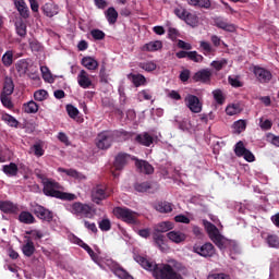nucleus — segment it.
I'll list each match as a JSON object with an SVG mask.
<instances>
[{
  "instance_id": "f257e3e1",
  "label": "nucleus",
  "mask_w": 279,
  "mask_h": 279,
  "mask_svg": "<svg viewBox=\"0 0 279 279\" xmlns=\"http://www.w3.org/2000/svg\"><path fill=\"white\" fill-rule=\"evenodd\" d=\"M36 175L41 180V184L44 186L43 193L47 197H56V199H62L63 202H73L74 199H77L75 194L60 191V189H62L60 183L47 178L43 172H37Z\"/></svg>"
},
{
  "instance_id": "f03ea898",
  "label": "nucleus",
  "mask_w": 279,
  "mask_h": 279,
  "mask_svg": "<svg viewBox=\"0 0 279 279\" xmlns=\"http://www.w3.org/2000/svg\"><path fill=\"white\" fill-rule=\"evenodd\" d=\"M113 214L116 215L117 219H121V221H124V223H130L132 226L138 223V213L128 207H116L113 209Z\"/></svg>"
},
{
  "instance_id": "7ed1b4c3",
  "label": "nucleus",
  "mask_w": 279,
  "mask_h": 279,
  "mask_svg": "<svg viewBox=\"0 0 279 279\" xmlns=\"http://www.w3.org/2000/svg\"><path fill=\"white\" fill-rule=\"evenodd\" d=\"M206 230L209 234V239L219 247V250H226L228 246V239L221 235L217 226L213 225V222H207Z\"/></svg>"
},
{
  "instance_id": "20e7f679",
  "label": "nucleus",
  "mask_w": 279,
  "mask_h": 279,
  "mask_svg": "<svg viewBox=\"0 0 279 279\" xmlns=\"http://www.w3.org/2000/svg\"><path fill=\"white\" fill-rule=\"evenodd\" d=\"M68 210L72 213V215H76V217H85L86 219H93L95 217V211L93 207L88 204L75 202L73 203Z\"/></svg>"
},
{
  "instance_id": "39448f33",
  "label": "nucleus",
  "mask_w": 279,
  "mask_h": 279,
  "mask_svg": "<svg viewBox=\"0 0 279 279\" xmlns=\"http://www.w3.org/2000/svg\"><path fill=\"white\" fill-rule=\"evenodd\" d=\"M114 141H117L114 131H104L97 135L96 146L98 149H110Z\"/></svg>"
},
{
  "instance_id": "423d86ee",
  "label": "nucleus",
  "mask_w": 279,
  "mask_h": 279,
  "mask_svg": "<svg viewBox=\"0 0 279 279\" xmlns=\"http://www.w3.org/2000/svg\"><path fill=\"white\" fill-rule=\"evenodd\" d=\"M111 192L110 189H108V186L106 185H96L93 190H92V202H94V204H101V202H104V199H108V197H110Z\"/></svg>"
},
{
  "instance_id": "0eeeda50",
  "label": "nucleus",
  "mask_w": 279,
  "mask_h": 279,
  "mask_svg": "<svg viewBox=\"0 0 279 279\" xmlns=\"http://www.w3.org/2000/svg\"><path fill=\"white\" fill-rule=\"evenodd\" d=\"M31 210L37 217V219H41V221H47L48 223L53 221V211L45 208L39 204L32 205Z\"/></svg>"
},
{
  "instance_id": "6e6552de",
  "label": "nucleus",
  "mask_w": 279,
  "mask_h": 279,
  "mask_svg": "<svg viewBox=\"0 0 279 279\" xmlns=\"http://www.w3.org/2000/svg\"><path fill=\"white\" fill-rule=\"evenodd\" d=\"M184 102L186 108H189V110H191L194 114H199V112H202V109L204 108V104L202 102V100H199V97L193 94H189L184 98Z\"/></svg>"
},
{
  "instance_id": "1a4fd4ad",
  "label": "nucleus",
  "mask_w": 279,
  "mask_h": 279,
  "mask_svg": "<svg viewBox=\"0 0 279 279\" xmlns=\"http://www.w3.org/2000/svg\"><path fill=\"white\" fill-rule=\"evenodd\" d=\"M193 252L194 254H198V256H203V258H213V256L216 254L215 245H213L210 242L203 245H194Z\"/></svg>"
},
{
  "instance_id": "9d476101",
  "label": "nucleus",
  "mask_w": 279,
  "mask_h": 279,
  "mask_svg": "<svg viewBox=\"0 0 279 279\" xmlns=\"http://www.w3.org/2000/svg\"><path fill=\"white\" fill-rule=\"evenodd\" d=\"M106 265L109 267V269L120 279H134L128 270L123 269L121 265H119L117 262L112 259H107Z\"/></svg>"
},
{
  "instance_id": "9b49d317",
  "label": "nucleus",
  "mask_w": 279,
  "mask_h": 279,
  "mask_svg": "<svg viewBox=\"0 0 279 279\" xmlns=\"http://www.w3.org/2000/svg\"><path fill=\"white\" fill-rule=\"evenodd\" d=\"M254 75L260 84H269L271 82V72L265 68L255 66L254 68Z\"/></svg>"
},
{
  "instance_id": "f8f14e48",
  "label": "nucleus",
  "mask_w": 279,
  "mask_h": 279,
  "mask_svg": "<svg viewBox=\"0 0 279 279\" xmlns=\"http://www.w3.org/2000/svg\"><path fill=\"white\" fill-rule=\"evenodd\" d=\"M134 260L143 267V269H146V271H153V274H156V269L158 268V265L150 259H147L146 257L142 255H134Z\"/></svg>"
},
{
  "instance_id": "ddd939ff",
  "label": "nucleus",
  "mask_w": 279,
  "mask_h": 279,
  "mask_svg": "<svg viewBox=\"0 0 279 279\" xmlns=\"http://www.w3.org/2000/svg\"><path fill=\"white\" fill-rule=\"evenodd\" d=\"M215 25L218 29H223V32L234 33L236 32V25L228 22L227 19L223 17H215L214 19Z\"/></svg>"
},
{
  "instance_id": "4468645a",
  "label": "nucleus",
  "mask_w": 279,
  "mask_h": 279,
  "mask_svg": "<svg viewBox=\"0 0 279 279\" xmlns=\"http://www.w3.org/2000/svg\"><path fill=\"white\" fill-rule=\"evenodd\" d=\"M210 77H213V72L208 69L199 70L193 75L194 82H202L203 84H208Z\"/></svg>"
},
{
  "instance_id": "2eb2a0df",
  "label": "nucleus",
  "mask_w": 279,
  "mask_h": 279,
  "mask_svg": "<svg viewBox=\"0 0 279 279\" xmlns=\"http://www.w3.org/2000/svg\"><path fill=\"white\" fill-rule=\"evenodd\" d=\"M14 5L22 19H29V7L25 0H14Z\"/></svg>"
},
{
  "instance_id": "dca6fc26",
  "label": "nucleus",
  "mask_w": 279,
  "mask_h": 279,
  "mask_svg": "<svg viewBox=\"0 0 279 279\" xmlns=\"http://www.w3.org/2000/svg\"><path fill=\"white\" fill-rule=\"evenodd\" d=\"M129 158H130L129 154L119 153L116 156V160H114V163H113V167H114L116 171H122V169L125 167V165H128Z\"/></svg>"
},
{
  "instance_id": "f3484780",
  "label": "nucleus",
  "mask_w": 279,
  "mask_h": 279,
  "mask_svg": "<svg viewBox=\"0 0 279 279\" xmlns=\"http://www.w3.org/2000/svg\"><path fill=\"white\" fill-rule=\"evenodd\" d=\"M135 143L143 145L144 147H151L154 145V137L149 133L145 132L135 136Z\"/></svg>"
},
{
  "instance_id": "a211bd4d",
  "label": "nucleus",
  "mask_w": 279,
  "mask_h": 279,
  "mask_svg": "<svg viewBox=\"0 0 279 279\" xmlns=\"http://www.w3.org/2000/svg\"><path fill=\"white\" fill-rule=\"evenodd\" d=\"M77 84L81 88H90L93 86V81L88 77V73L85 70H81L77 75Z\"/></svg>"
},
{
  "instance_id": "6ab92c4d",
  "label": "nucleus",
  "mask_w": 279,
  "mask_h": 279,
  "mask_svg": "<svg viewBox=\"0 0 279 279\" xmlns=\"http://www.w3.org/2000/svg\"><path fill=\"white\" fill-rule=\"evenodd\" d=\"M135 166L140 173H145L146 175H151V173H154V166H151L148 161L136 160Z\"/></svg>"
},
{
  "instance_id": "aec40b11",
  "label": "nucleus",
  "mask_w": 279,
  "mask_h": 279,
  "mask_svg": "<svg viewBox=\"0 0 279 279\" xmlns=\"http://www.w3.org/2000/svg\"><path fill=\"white\" fill-rule=\"evenodd\" d=\"M0 210L7 215H14L17 213L19 207L10 201H0Z\"/></svg>"
},
{
  "instance_id": "412c9836",
  "label": "nucleus",
  "mask_w": 279,
  "mask_h": 279,
  "mask_svg": "<svg viewBox=\"0 0 279 279\" xmlns=\"http://www.w3.org/2000/svg\"><path fill=\"white\" fill-rule=\"evenodd\" d=\"M153 241H154L156 247H158V250H160V252H167L169 250V245H167V243L165 242V235H162L160 233H154Z\"/></svg>"
},
{
  "instance_id": "4be33fe9",
  "label": "nucleus",
  "mask_w": 279,
  "mask_h": 279,
  "mask_svg": "<svg viewBox=\"0 0 279 279\" xmlns=\"http://www.w3.org/2000/svg\"><path fill=\"white\" fill-rule=\"evenodd\" d=\"M41 10H43L44 14L46 16H48L49 19L56 16V14H58V12H59L58 5H56V4L51 3V2L45 3L43 5Z\"/></svg>"
},
{
  "instance_id": "5701e85b",
  "label": "nucleus",
  "mask_w": 279,
  "mask_h": 279,
  "mask_svg": "<svg viewBox=\"0 0 279 279\" xmlns=\"http://www.w3.org/2000/svg\"><path fill=\"white\" fill-rule=\"evenodd\" d=\"M167 238L172 241V243H183V241H186V234L180 232V231H170L167 233Z\"/></svg>"
},
{
  "instance_id": "b1692460",
  "label": "nucleus",
  "mask_w": 279,
  "mask_h": 279,
  "mask_svg": "<svg viewBox=\"0 0 279 279\" xmlns=\"http://www.w3.org/2000/svg\"><path fill=\"white\" fill-rule=\"evenodd\" d=\"M82 64L85 66V69H88V71H97L99 68V62L95 60L93 57H84L82 59Z\"/></svg>"
},
{
  "instance_id": "393cba45",
  "label": "nucleus",
  "mask_w": 279,
  "mask_h": 279,
  "mask_svg": "<svg viewBox=\"0 0 279 279\" xmlns=\"http://www.w3.org/2000/svg\"><path fill=\"white\" fill-rule=\"evenodd\" d=\"M2 171L9 178H14L19 175V166H16L14 162H11L10 165L2 166Z\"/></svg>"
},
{
  "instance_id": "a878e982",
  "label": "nucleus",
  "mask_w": 279,
  "mask_h": 279,
  "mask_svg": "<svg viewBox=\"0 0 279 279\" xmlns=\"http://www.w3.org/2000/svg\"><path fill=\"white\" fill-rule=\"evenodd\" d=\"M22 252L24 256H27V258L34 256V252H36V246L34 245V242L32 239H27L26 243L22 246Z\"/></svg>"
},
{
  "instance_id": "bb28decb",
  "label": "nucleus",
  "mask_w": 279,
  "mask_h": 279,
  "mask_svg": "<svg viewBox=\"0 0 279 279\" xmlns=\"http://www.w3.org/2000/svg\"><path fill=\"white\" fill-rule=\"evenodd\" d=\"M183 21L184 23H186V25L193 28L199 25V16H197V14L192 12H187V14L185 15V20Z\"/></svg>"
},
{
  "instance_id": "cd10ccee",
  "label": "nucleus",
  "mask_w": 279,
  "mask_h": 279,
  "mask_svg": "<svg viewBox=\"0 0 279 279\" xmlns=\"http://www.w3.org/2000/svg\"><path fill=\"white\" fill-rule=\"evenodd\" d=\"M28 69L29 62L26 59H21L15 63V71H17L20 76L25 75Z\"/></svg>"
},
{
  "instance_id": "c85d7f7f",
  "label": "nucleus",
  "mask_w": 279,
  "mask_h": 279,
  "mask_svg": "<svg viewBox=\"0 0 279 279\" xmlns=\"http://www.w3.org/2000/svg\"><path fill=\"white\" fill-rule=\"evenodd\" d=\"M262 236H263V239H265L268 246L275 247V248L279 247V238H278V235L268 233L265 236V233H263Z\"/></svg>"
},
{
  "instance_id": "c756f323",
  "label": "nucleus",
  "mask_w": 279,
  "mask_h": 279,
  "mask_svg": "<svg viewBox=\"0 0 279 279\" xmlns=\"http://www.w3.org/2000/svg\"><path fill=\"white\" fill-rule=\"evenodd\" d=\"M129 80H131L136 88H138V86H145L147 82V78H145L143 74H130Z\"/></svg>"
},
{
  "instance_id": "7c9ffc66",
  "label": "nucleus",
  "mask_w": 279,
  "mask_h": 279,
  "mask_svg": "<svg viewBox=\"0 0 279 279\" xmlns=\"http://www.w3.org/2000/svg\"><path fill=\"white\" fill-rule=\"evenodd\" d=\"M106 19L110 25H114V23H117V19H119V12H117V9L110 7L106 11Z\"/></svg>"
},
{
  "instance_id": "2f4dec72",
  "label": "nucleus",
  "mask_w": 279,
  "mask_h": 279,
  "mask_svg": "<svg viewBox=\"0 0 279 279\" xmlns=\"http://www.w3.org/2000/svg\"><path fill=\"white\" fill-rule=\"evenodd\" d=\"M19 220L21 221V223H26V225H32L35 223L36 218H34V215H32V213L29 211H22L19 216Z\"/></svg>"
},
{
  "instance_id": "473e14b6",
  "label": "nucleus",
  "mask_w": 279,
  "mask_h": 279,
  "mask_svg": "<svg viewBox=\"0 0 279 279\" xmlns=\"http://www.w3.org/2000/svg\"><path fill=\"white\" fill-rule=\"evenodd\" d=\"M156 210H158V213H172L173 210V204L167 202V201H163V202H159L157 205H156Z\"/></svg>"
},
{
  "instance_id": "72a5a7b5",
  "label": "nucleus",
  "mask_w": 279,
  "mask_h": 279,
  "mask_svg": "<svg viewBox=\"0 0 279 279\" xmlns=\"http://www.w3.org/2000/svg\"><path fill=\"white\" fill-rule=\"evenodd\" d=\"M169 230H173V222L171 221L159 222L155 228V232L160 233L169 232Z\"/></svg>"
},
{
  "instance_id": "f704fd0d",
  "label": "nucleus",
  "mask_w": 279,
  "mask_h": 279,
  "mask_svg": "<svg viewBox=\"0 0 279 279\" xmlns=\"http://www.w3.org/2000/svg\"><path fill=\"white\" fill-rule=\"evenodd\" d=\"M12 93H14V82L12 81V78L7 77L4 80V84H3V89L1 95H12Z\"/></svg>"
},
{
  "instance_id": "c9c22d12",
  "label": "nucleus",
  "mask_w": 279,
  "mask_h": 279,
  "mask_svg": "<svg viewBox=\"0 0 279 279\" xmlns=\"http://www.w3.org/2000/svg\"><path fill=\"white\" fill-rule=\"evenodd\" d=\"M113 133L116 135V141H118V138H122V141H130V138H133L136 134L134 132H128L124 130L113 131Z\"/></svg>"
},
{
  "instance_id": "e433bc0d",
  "label": "nucleus",
  "mask_w": 279,
  "mask_h": 279,
  "mask_svg": "<svg viewBox=\"0 0 279 279\" xmlns=\"http://www.w3.org/2000/svg\"><path fill=\"white\" fill-rule=\"evenodd\" d=\"M162 48V41L156 40V41H150L146 45H144L143 50L144 51H160Z\"/></svg>"
},
{
  "instance_id": "4c0bfd02",
  "label": "nucleus",
  "mask_w": 279,
  "mask_h": 279,
  "mask_svg": "<svg viewBox=\"0 0 279 279\" xmlns=\"http://www.w3.org/2000/svg\"><path fill=\"white\" fill-rule=\"evenodd\" d=\"M245 128H247L245 120H238L232 125L234 134H241V132H245Z\"/></svg>"
},
{
  "instance_id": "58836bf2",
  "label": "nucleus",
  "mask_w": 279,
  "mask_h": 279,
  "mask_svg": "<svg viewBox=\"0 0 279 279\" xmlns=\"http://www.w3.org/2000/svg\"><path fill=\"white\" fill-rule=\"evenodd\" d=\"M24 112L27 114H36V112H38V104H36L34 100L24 104Z\"/></svg>"
},
{
  "instance_id": "ea45409f",
  "label": "nucleus",
  "mask_w": 279,
  "mask_h": 279,
  "mask_svg": "<svg viewBox=\"0 0 279 279\" xmlns=\"http://www.w3.org/2000/svg\"><path fill=\"white\" fill-rule=\"evenodd\" d=\"M16 34L21 36V38H25L27 36V24L24 22L15 23Z\"/></svg>"
},
{
  "instance_id": "a19ab883",
  "label": "nucleus",
  "mask_w": 279,
  "mask_h": 279,
  "mask_svg": "<svg viewBox=\"0 0 279 279\" xmlns=\"http://www.w3.org/2000/svg\"><path fill=\"white\" fill-rule=\"evenodd\" d=\"M2 121H4V123H7L10 128H19V120H16V118L13 116L5 113L2 116Z\"/></svg>"
},
{
  "instance_id": "79ce46f5",
  "label": "nucleus",
  "mask_w": 279,
  "mask_h": 279,
  "mask_svg": "<svg viewBox=\"0 0 279 279\" xmlns=\"http://www.w3.org/2000/svg\"><path fill=\"white\" fill-rule=\"evenodd\" d=\"M13 62H14V53L12 51H7L2 56V64H4V66H12Z\"/></svg>"
},
{
  "instance_id": "37998d69",
  "label": "nucleus",
  "mask_w": 279,
  "mask_h": 279,
  "mask_svg": "<svg viewBox=\"0 0 279 279\" xmlns=\"http://www.w3.org/2000/svg\"><path fill=\"white\" fill-rule=\"evenodd\" d=\"M138 66L140 69H143V71H147V73H151V71H156L157 69V65L154 61L141 62Z\"/></svg>"
},
{
  "instance_id": "c03bdc74",
  "label": "nucleus",
  "mask_w": 279,
  "mask_h": 279,
  "mask_svg": "<svg viewBox=\"0 0 279 279\" xmlns=\"http://www.w3.org/2000/svg\"><path fill=\"white\" fill-rule=\"evenodd\" d=\"M199 47L203 49L204 56H210V53H215V49L208 41H201Z\"/></svg>"
},
{
  "instance_id": "a18cd8bd",
  "label": "nucleus",
  "mask_w": 279,
  "mask_h": 279,
  "mask_svg": "<svg viewBox=\"0 0 279 279\" xmlns=\"http://www.w3.org/2000/svg\"><path fill=\"white\" fill-rule=\"evenodd\" d=\"M246 150L247 148H245V144H243V142L240 141L235 144L234 154L238 156V158H243V155Z\"/></svg>"
},
{
  "instance_id": "49530a36",
  "label": "nucleus",
  "mask_w": 279,
  "mask_h": 279,
  "mask_svg": "<svg viewBox=\"0 0 279 279\" xmlns=\"http://www.w3.org/2000/svg\"><path fill=\"white\" fill-rule=\"evenodd\" d=\"M98 228L102 231V232H109V230L112 229V223L110 222V219L105 218L101 221L98 222Z\"/></svg>"
},
{
  "instance_id": "de8ad7c7",
  "label": "nucleus",
  "mask_w": 279,
  "mask_h": 279,
  "mask_svg": "<svg viewBox=\"0 0 279 279\" xmlns=\"http://www.w3.org/2000/svg\"><path fill=\"white\" fill-rule=\"evenodd\" d=\"M0 99H1V104H2V106H4V108H9V110H12V108H14V105L12 104V100L10 99V95L0 94Z\"/></svg>"
},
{
  "instance_id": "09e8293b",
  "label": "nucleus",
  "mask_w": 279,
  "mask_h": 279,
  "mask_svg": "<svg viewBox=\"0 0 279 279\" xmlns=\"http://www.w3.org/2000/svg\"><path fill=\"white\" fill-rule=\"evenodd\" d=\"M134 189L137 193H147L151 189V184L149 182L135 183Z\"/></svg>"
},
{
  "instance_id": "8fccbe9b",
  "label": "nucleus",
  "mask_w": 279,
  "mask_h": 279,
  "mask_svg": "<svg viewBox=\"0 0 279 279\" xmlns=\"http://www.w3.org/2000/svg\"><path fill=\"white\" fill-rule=\"evenodd\" d=\"M228 82L232 88H243V82L239 80V76H229Z\"/></svg>"
},
{
  "instance_id": "3c124183",
  "label": "nucleus",
  "mask_w": 279,
  "mask_h": 279,
  "mask_svg": "<svg viewBox=\"0 0 279 279\" xmlns=\"http://www.w3.org/2000/svg\"><path fill=\"white\" fill-rule=\"evenodd\" d=\"M90 36L94 40H104V38H106V33L99 28H95L90 31Z\"/></svg>"
},
{
  "instance_id": "603ef678",
  "label": "nucleus",
  "mask_w": 279,
  "mask_h": 279,
  "mask_svg": "<svg viewBox=\"0 0 279 279\" xmlns=\"http://www.w3.org/2000/svg\"><path fill=\"white\" fill-rule=\"evenodd\" d=\"M239 112H241V108L239 107V105H229L226 108V113L229 117H234V114H239Z\"/></svg>"
},
{
  "instance_id": "864d4df0",
  "label": "nucleus",
  "mask_w": 279,
  "mask_h": 279,
  "mask_svg": "<svg viewBox=\"0 0 279 279\" xmlns=\"http://www.w3.org/2000/svg\"><path fill=\"white\" fill-rule=\"evenodd\" d=\"M47 90L39 89L34 93V99L35 101H45V99H47Z\"/></svg>"
},
{
  "instance_id": "5fc2aeb1",
  "label": "nucleus",
  "mask_w": 279,
  "mask_h": 279,
  "mask_svg": "<svg viewBox=\"0 0 279 279\" xmlns=\"http://www.w3.org/2000/svg\"><path fill=\"white\" fill-rule=\"evenodd\" d=\"M66 112L70 119H75L80 114V110L73 105H66Z\"/></svg>"
},
{
  "instance_id": "6e6d98bb",
  "label": "nucleus",
  "mask_w": 279,
  "mask_h": 279,
  "mask_svg": "<svg viewBox=\"0 0 279 279\" xmlns=\"http://www.w3.org/2000/svg\"><path fill=\"white\" fill-rule=\"evenodd\" d=\"M174 14L178 16V19H180V21H185L189 11L184 8H177L174 9Z\"/></svg>"
},
{
  "instance_id": "4d7b16f0",
  "label": "nucleus",
  "mask_w": 279,
  "mask_h": 279,
  "mask_svg": "<svg viewBox=\"0 0 279 279\" xmlns=\"http://www.w3.org/2000/svg\"><path fill=\"white\" fill-rule=\"evenodd\" d=\"M189 60H192V62H203L204 61V57L199 53H197V51H190L187 54Z\"/></svg>"
},
{
  "instance_id": "13d9d810",
  "label": "nucleus",
  "mask_w": 279,
  "mask_h": 279,
  "mask_svg": "<svg viewBox=\"0 0 279 279\" xmlns=\"http://www.w3.org/2000/svg\"><path fill=\"white\" fill-rule=\"evenodd\" d=\"M214 95V99L215 101H217V104H223V101H226V98L223 97V92H221V89H216L213 92Z\"/></svg>"
},
{
  "instance_id": "bf43d9fd",
  "label": "nucleus",
  "mask_w": 279,
  "mask_h": 279,
  "mask_svg": "<svg viewBox=\"0 0 279 279\" xmlns=\"http://www.w3.org/2000/svg\"><path fill=\"white\" fill-rule=\"evenodd\" d=\"M274 123L271 122V120L267 119V120H263V118L259 119V128L264 131L267 130H271Z\"/></svg>"
},
{
  "instance_id": "052dcab7",
  "label": "nucleus",
  "mask_w": 279,
  "mask_h": 279,
  "mask_svg": "<svg viewBox=\"0 0 279 279\" xmlns=\"http://www.w3.org/2000/svg\"><path fill=\"white\" fill-rule=\"evenodd\" d=\"M99 80L102 84H108V73H106V65L100 66Z\"/></svg>"
},
{
  "instance_id": "680f3d73",
  "label": "nucleus",
  "mask_w": 279,
  "mask_h": 279,
  "mask_svg": "<svg viewBox=\"0 0 279 279\" xmlns=\"http://www.w3.org/2000/svg\"><path fill=\"white\" fill-rule=\"evenodd\" d=\"M32 149L37 158H40V156H45V149H43V146L40 144L33 145Z\"/></svg>"
},
{
  "instance_id": "e2e57ef3",
  "label": "nucleus",
  "mask_w": 279,
  "mask_h": 279,
  "mask_svg": "<svg viewBox=\"0 0 279 279\" xmlns=\"http://www.w3.org/2000/svg\"><path fill=\"white\" fill-rule=\"evenodd\" d=\"M207 279H230V276L223 272H211Z\"/></svg>"
},
{
  "instance_id": "0e129e2a",
  "label": "nucleus",
  "mask_w": 279,
  "mask_h": 279,
  "mask_svg": "<svg viewBox=\"0 0 279 279\" xmlns=\"http://www.w3.org/2000/svg\"><path fill=\"white\" fill-rule=\"evenodd\" d=\"M41 73H43V78L45 80V82H49L51 84V82H53V78L51 77V72H49V68L45 66L41 68Z\"/></svg>"
},
{
  "instance_id": "69168bd1",
  "label": "nucleus",
  "mask_w": 279,
  "mask_h": 279,
  "mask_svg": "<svg viewBox=\"0 0 279 279\" xmlns=\"http://www.w3.org/2000/svg\"><path fill=\"white\" fill-rule=\"evenodd\" d=\"M266 138L269 143H271L272 145H275V147H279V136L278 135H274L272 133H268L266 135Z\"/></svg>"
},
{
  "instance_id": "338daca9",
  "label": "nucleus",
  "mask_w": 279,
  "mask_h": 279,
  "mask_svg": "<svg viewBox=\"0 0 279 279\" xmlns=\"http://www.w3.org/2000/svg\"><path fill=\"white\" fill-rule=\"evenodd\" d=\"M29 47H31L32 51H35V52L43 50V45H40L38 43V40H36V39H33L29 41Z\"/></svg>"
},
{
  "instance_id": "774afa93",
  "label": "nucleus",
  "mask_w": 279,
  "mask_h": 279,
  "mask_svg": "<svg viewBox=\"0 0 279 279\" xmlns=\"http://www.w3.org/2000/svg\"><path fill=\"white\" fill-rule=\"evenodd\" d=\"M242 158H244L246 162H254V160H256V157L250 149L245 150L244 155H242Z\"/></svg>"
}]
</instances>
